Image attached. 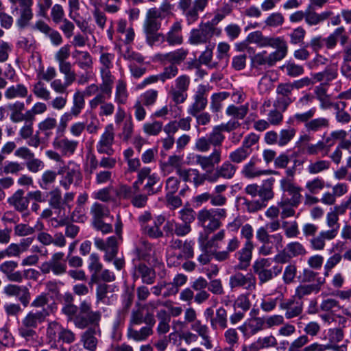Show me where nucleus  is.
I'll use <instances>...</instances> for the list:
<instances>
[{
  "mask_svg": "<svg viewBox=\"0 0 351 351\" xmlns=\"http://www.w3.org/2000/svg\"><path fill=\"white\" fill-rule=\"evenodd\" d=\"M48 315L49 313L45 308L39 311L29 312L21 322V325L19 328V335L26 341L33 338L36 335L35 329L39 324L45 322Z\"/></svg>",
  "mask_w": 351,
  "mask_h": 351,
  "instance_id": "obj_1",
  "label": "nucleus"
},
{
  "mask_svg": "<svg viewBox=\"0 0 351 351\" xmlns=\"http://www.w3.org/2000/svg\"><path fill=\"white\" fill-rule=\"evenodd\" d=\"M101 317L99 311H93L91 305L86 300L82 301L79 306V313L73 318L75 326L80 329L89 327H99Z\"/></svg>",
  "mask_w": 351,
  "mask_h": 351,
  "instance_id": "obj_2",
  "label": "nucleus"
},
{
  "mask_svg": "<svg viewBox=\"0 0 351 351\" xmlns=\"http://www.w3.org/2000/svg\"><path fill=\"white\" fill-rule=\"evenodd\" d=\"M316 109L313 108L308 111L302 113H296L293 116L294 120L298 123H304L308 132H317L322 129L329 127V120L325 117L313 119Z\"/></svg>",
  "mask_w": 351,
  "mask_h": 351,
  "instance_id": "obj_3",
  "label": "nucleus"
},
{
  "mask_svg": "<svg viewBox=\"0 0 351 351\" xmlns=\"http://www.w3.org/2000/svg\"><path fill=\"white\" fill-rule=\"evenodd\" d=\"M90 214L93 215L92 225L98 231L107 234L112 231L110 223H106L104 219L110 216V210L104 204L95 202L90 208Z\"/></svg>",
  "mask_w": 351,
  "mask_h": 351,
  "instance_id": "obj_4",
  "label": "nucleus"
},
{
  "mask_svg": "<svg viewBox=\"0 0 351 351\" xmlns=\"http://www.w3.org/2000/svg\"><path fill=\"white\" fill-rule=\"evenodd\" d=\"M221 31L209 23H201L199 27L191 32L189 41L191 44H202L209 42L214 34L219 35Z\"/></svg>",
  "mask_w": 351,
  "mask_h": 351,
  "instance_id": "obj_5",
  "label": "nucleus"
},
{
  "mask_svg": "<svg viewBox=\"0 0 351 351\" xmlns=\"http://www.w3.org/2000/svg\"><path fill=\"white\" fill-rule=\"evenodd\" d=\"M143 322L147 325L141 328L139 330H135L132 327H129L128 330V337L136 341L145 340L149 336L152 335V327L156 323L154 316L151 313H147L144 316Z\"/></svg>",
  "mask_w": 351,
  "mask_h": 351,
  "instance_id": "obj_6",
  "label": "nucleus"
},
{
  "mask_svg": "<svg viewBox=\"0 0 351 351\" xmlns=\"http://www.w3.org/2000/svg\"><path fill=\"white\" fill-rule=\"evenodd\" d=\"M290 83H280L276 87L277 98L274 106L285 112L288 106L294 101L295 98L291 97L293 91Z\"/></svg>",
  "mask_w": 351,
  "mask_h": 351,
  "instance_id": "obj_7",
  "label": "nucleus"
},
{
  "mask_svg": "<svg viewBox=\"0 0 351 351\" xmlns=\"http://www.w3.org/2000/svg\"><path fill=\"white\" fill-rule=\"evenodd\" d=\"M64 253L57 252L53 254L51 258L47 261L43 263L40 266L41 272L44 274L53 273L56 275H61L66 271V263H62L61 261L64 258Z\"/></svg>",
  "mask_w": 351,
  "mask_h": 351,
  "instance_id": "obj_8",
  "label": "nucleus"
},
{
  "mask_svg": "<svg viewBox=\"0 0 351 351\" xmlns=\"http://www.w3.org/2000/svg\"><path fill=\"white\" fill-rule=\"evenodd\" d=\"M287 53V45L280 46L277 50L267 57L264 56V51L262 53H258L252 58V61L257 64L258 65L268 64L269 66H273L276 62L283 59Z\"/></svg>",
  "mask_w": 351,
  "mask_h": 351,
  "instance_id": "obj_9",
  "label": "nucleus"
},
{
  "mask_svg": "<svg viewBox=\"0 0 351 351\" xmlns=\"http://www.w3.org/2000/svg\"><path fill=\"white\" fill-rule=\"evenodd\" d=\"M247 40L248 42L256 43L260 47L271 46L278 49L283 45H287L286 42L280 38L265 37L261 31H256L250 34Z\"/></svg>",
  "mask_w": 351,
  "mask_h": 351,
  "instance_id": "obj_10",
  "label": "nucleus"
},
{
  "mask_svg": "<svg viewBox=\"0 0 351 351\" xmlns=\"http://www.w3.org/2000/svg\"><path fill=\"white\" fill-rule=\"evenodd\" d=\"M221 152L220 149H215L213 153L208 156H204L202 155H196L195 156V162L199 165L202 169L207 173L211 172L215 165H217L221 161Z\"/></svg>",
  "mask_w": 351,
  "mask_h": 351,
  "instance_id": "obj_11",
  "label": "nucleus"
},
{
  "mask_svg": "<svg viewBox=\"0 0 351 351\" xmlns=\"http://www.w3.org/2000/svg\"><path fill=\"white\" fill-rule=\"evenodd\" d=\"M197 219L199 223L210 232L215 231L221 226L219 220L215 217V213L210 210H200L197 214Z\"/></svg>",
  "mask_w": 351,
  "mask_h": 351,
  "instance_id": "obj_12",
  "label": "nucleus"
},
{
  "mask_svg": "<svg viewBox=\"0 0 351 351\" xmlns=\"http://www.w3.org/2000/svg\"><path fill=\"white\" fill-rule=\"evenodd\" d=\"M156 275L152 267H149L145 263H139L134 267L133 278L136 280L141 278L142 282L147 285H152L154 282Z\"/></svg>",
  "mask_w": 351,
  "mask_h": 351,
  "instance_id": "obj_13",
  "label": "nucleus"
},
{
  "mask_svg": "<svg viewBox=\"0 0 351 351\" xmlns=\"http://www.w3.org/2000/svg\"><path fill=\"white\" fill-rule=\"evenodd\" d=\"M99 327H88L81 336L84 347L90 351H95L98 343L97 337L100 336Z\"/></svg>",
  "mask_w": 351,
  "mask_h": 351,
  "instance_id": "obj_14",
  "label": "nucleus"
},
{
  "mask_svg": "<svg viewBox=\"0 0 351 351\" xmlns=\"http://www.w3.org/2000/svg\"><path fill=\"white\" fill-rule=\"evenodd\" d=\"M188 53L186 49L180 48L167 53L158 54L157 57L162 64L170 63L177 66L186 60Z\"/></svg>",
  "mask_w": 351,
  "mask_h": 351,
  "instance_id": "obj_15",
  "label": "nucleus"
},
{
  "mask_svg": "<svg viewBox=\"0 0 351 351\" xmlns=\"http://www.w3.org/2000/svg\"><path fill=\"white\" fill-rule=\"evenodd\" d=\"M4 293L9 296H17L19 301L26 307L30 300V292L27 287L25 286H18L16 285H8L4 289Z\"/></svg>",
  "mask_w": 351,
  "mask_h": 351,
  "instance_id": "obj_16",
  "label": "nucleus"
},
{
  "mask_svg": "<svg viewBox=\"0 0 351 351\" xmlns=\"http://www.w3.org/2000/svg\"><path fill=\"white\" fill-rule=\"evenodd\" d=\"M256 238L263 244L259 249V253L264 256L270 254L273 248V243L270 240L271 236L265 228L261 227L257 230Z\"/></svg>",
  "mask_w": 351,
  "mask_h": 351,
  "instance_id": "obj_17",
  "label": "nucleus"
},
{
  "mask_svg": "<svg viewBox=\"0 0 351 351\" xmlns=\"http://www.w3.org/2000/svg\"><path fill=\"white\" fill-rule=\"evenodd\" d=\"M36 28L39 29L41 32L47 35L51 43L55 45H59L62 42V38L60 34L53 29L51 28L46 23L43 21H39L36 23Z\"/></svg>",
  "mask_w": 351,
  "mask_h": 351,
  "instance_id": "obj_18",
  "label": "nucleus"
},
{
  "mask_svg": "<svg viewBox=\"0 0 351 351\" xmlns=\"http://www.w3.org/2000/svg\"><path fill=\"white\" fill-rule=\"evenodd\" d=\"M253 247L254 245L252 241H246L244 247L238 252L240 261L237 266L238 269H245L250 265Z\"/></svg>",
  "mask_w": 351,
  "mask_h": 351,
  "instance_id": "obj_19",
  "label": "nucleus"
},
{
  "mask_svg": "<svg viewBox=\"0 0 351 351\" xmlns=\"http://www.w3.org/2000/svg\"><path fill=\"white\" fill-rule=\"evenodd\" d=\"M280 307L282 309L287 310L285 316L287 319L297 317L302 312V303L298 302H295L292 299L281 302Z\"/></svg>",
  "mask_w": 351,
  "mask_h": 351,
  "instance_id": "obj_20",
  "label": "nucleus"
},
{
  "mask_svg": "<svg viewBox=\"0 0 351 351\" xmlns=\"http://www.w3.org/2000/svg\"><path fill=\"white\" fill-rule=\"evenodd\" d=\"M23 195L24 191L20 189L8 199L9 203L13 205L15 208L20 212H23L26 210L29 204L28 195L24 197Z\"/></svg>",
  "mask_w": 351,
  "mask_h": 351,
  "instance_id": "obj_21",
  "label": "nucleus"
},
{
  "mask_svg": "<svg viewBox=\"0 0 351 351\" xmlns=\"http://www.w3.org/2000/svg\"><path fill=\"white\" fill-rule=\"evenodd\" d=\"M156 317L159 320L157 328V332L159 335L166 334L169 331L171 316L165 309H161L157 312Z\"/></svg>",
  "mask_w": 351,
  "mask_h": 351,
  "instance_id": "obj_22",
  "label": "nucleus"
},
{
  "mask_svg": "<svg viewBox=\"0 0 351 351\" xmlns=\"http://www.w3.org/2000/svg\"><path fill=\"white\" fill-rule=\"evenodd\" d=\"M274 179L265 180L261 186H259L258 195L263 203L268 202L274 197L273 184Z\"/></svg>",
  "mask_w": 351,
  "mask_h": 351,
  "instance_id": "obj_23",
  "label": "nucleus"
},
{
  "mask_svg": "<svg viewBox=\"0 0 351 351\" xmlns=\"http://www.w3.org/2000/svg\"><path fill=\"white\" fill-rule=\"evenodd\" d=\"M206 104L207 99L204 96V92L199 91L195 95L194 104L189 110V113L193 116H197L200 111L206 108Z\"/></svg>",
  "mask_w": 351,
  "mask_h": 351,
  "instance_id": "obj_24",
  "label": "nucleus"
},
{
  "mask_svg": "<svg viewBox=\"0 0 351 351\" xmlns=\"http://www.w3.org/2000/svg\"><path fill=\"white\" fill-rule=\"evenodd\" d=\"M227 322V312L225 308L221 307L217 310L215 317L210 320V325L213 329H216L217 325L224 329L228 326Z\"/></svg>",
  "mask_w": 351,
  "mask_h": 351,
  "instance_id": "obj_25",
  "label": "nucleus"
},
{
  "mask_svg": "<svg viewBox=\"0 0 351 351\" xmlns=\"http://www.w3.org/2000/svg\"><path fill=\"white\" fill-rule=\"evenodd\" d=\"M247 285L246 288H249L252 285V279L245 277L241 273H237L230 278V286L232 289L236 287H245Z\"/></svg>",
  "mask_w": 351,
  "mask_h": 351,
  "instance_id": "obj_26",
  "label": "nucleus"
},
{
  "mask_svg": "<svg viewBox=\"0 0 351 351\" xmlns=\"http://www.w3.org/2000/svg\"><path fill=\"white\" fill-rule=\"evenodd\" d=\"M283 189L285 191L289 192V194L292 195L291 199V206H297L300 202V188L295 186L290 182H287L283 185Z\"/></svg>",
  "mask_w": 351,
  "mask_h": 351,
  "instance_id": "obj_27",
  "label": "nucleus"
},
{
  "mask_svg": "<svg viewBox=\"0 0 351 351\" xmlns=\"http://www.w3.org/2000/svg\"><path fill=\"white\" fill-rule=\"evenodd\" d=\"M237 167L230 162L227 161L217 167V173L221 176V178L231 179L234 176Z\"/></svg>",
  "mask_w": 351,
  "mask_h": 351,
  "instance_id": "obj_28",
  "label": "nucleus"
},
{
  "mask_svg": "<svg viewBox=\"0 0 351 351\" xmlns=\"http://www.w3.org/2000/svg\"><path fill=\"white\" fill-rule=\"evenodd\" d=\"M209 0H195L193 8L188 11L186 15L193 21L198 17V12L203 11L208 3Z\"/></svg>",
  "mask_w": 351,
  "mask_h": 351,
  "instance_id": "obj_29",
  "label": "nucleus"
},
{
  "mask_svg": "<svg viewBox=\"0 0 351 351\" xmlns=\"http://www.w3.org/2000/svg\"><path fill=\"white\" fill-rule=\"evenodd\" d=\"M49 206L53 209H61L64 204V200L62 198L60 191L56 189L49 193Z\"/></svg>",
  "mask_w": 351,
  "mask_h": 351,
  "instance_id": "obj_30",
  "label": "nucleus"
},
{
  "mask_svg": "<svg viewBox=\"0 0 351 351\" xmlns=\"http://www.w3.org/2000/svg\"><path fill=\"white\" fill-rule=\"evenodd\" d=\"M27 95V89L22 84L10 87L5 93V97L8 99H12L16 97H25Z\"/></svg>",
  "mask_w": 351,
  "mask_h": 351,
  "instance_id": "obj_31",
  "label": "nucleus"
},
{
  "mask_svg": "<svg viewBox=\"0 0 351 351\" xmlns=\"http://www.w3.org/2000/svg\"><path fill=\"white\" fill-rule=\"evenodd\" d=\"M256 161L252 158L247 165H245L242 171L245 177L252 178L259 176L265 173L264 171L256 169L255 167Z\"/></svg>",
  "mask_w": 351,
  "mask_h": 351,
  "instance_id": "obj_32",
  "label": "nucleus"
},
{
  "mask_svg": "<svg viewBox=\"0 0 351 351\" xmlns=\"http://www.w3.org/2000/svg\"><path fill=\"white\" fill-rule=\"evenodd\" d=\"M296 130L293 128L289 127L287 129L280 130L278 134V145L285 146L295 136Z\"/></svg>",
  "mask_w": 351,
  "mask_h": 351,
  "instance_id": "obj_33",
  "label": "nucleus"
},
{
  "mask_svg": "<svg viewBox=\"0 0 351 351\" xmlns=\"http://www.w3.org/2000/svg\"><path fill=\"white\" fill-rule=\"evenodd\" d=\"M247 111V106L245 105L237 107L234 105H231L227 108L226 113L230 116H232L234 119H242L245 117Z\"/></svg>",
  "mask_w": 351,
  "mask_h": 351,
  "instance_id": "obj_34",
  "label": "nucleus"
},
{
  "mask_svg": "<svg viewBox=\"0 0 351 351\" xmlns=\"http://www.w3.org/2000/svg\"><path fill=\"white\" fill-rule=\"evenodd\" d=\"M85 104L84 95L82 93L77 91L73 97V106L72 108V113L73 116L77 117L82 109L84 108Z\"/></svg>",
  "mask_w": 351,
  "mask_h": 351,
  "instance_id": "obj_35",
  "label": "nucleus"
},
{
  "mask_svg": "<svg viewBox=\"0 0 351 351\" xmlns=\"http://www.w3.org/2000/svg\"><path fill=\"white\" fill-rule=\"evenodd\" d=\"M240 200L242 201L243 205L245 206L247 211L249 213H254L265 208L267 204L261 201H250L245 197H240Z\"/></svg>",
  "mask_w": 351,
  "mask_h": 351,
  "instance_id": "obj_36",
  "label": "nucleus"
},
{
  "mask_svg": "<svg viewBox=\"0 0 351 351\" xmlns=\"http://www.w3.org/2000/svg\"><path fill=\"white\" fill-rule=\"evenodd\" d=\"M249 154L248 150L242 146L231 152L229 158L232 162L241 163L247 158Z\"/></svg>",
  "mask_w": 351,
  "mask_h": 351,
  "instance_id": "obj_37",
  "label": "nucleus"
},
{
  "mask_svg": "<svg viewBox=\"0 0 351 351\" xmlns=\"http://www.w3.org/2000/svg\"><path fill=\"white\" fill-rule=\"evenodd\" d=\"M161 23L159 21L153 18L149 14L147 13L146 19L144 23V30L145 32H149V33L153 32H158L160 28Z\"/></svg>",
  "mask_w": 351,
  "mask_h": 351,
  "instance_id": "obj_38",
  "label": "nucleus"
},
{
  "mask_svg": "<svg viewBox=\"0 0 351 351\" xmlns=\"http://www.w3.org/2000/svg\"><path fill=\"white\" fill-rule=\"evenodd\" d=\"M158 182V178L154 174L149 176L147 182L144 186V189L147 191L148 195H154L161 190V184L156 189H154V186L157 184Z\"/></svg>",
  "mask_w": 351,
  "mask_h": 351,
  "instance_id": "obj_39",
  "label": "nucleus"
},
{
  "mask_svg": "<svg viewBox=\"0 0 351 351\" xmlns=\"http://www.w3.org/2000/svg\"><path fill=\"white\" fill-rule=\"evenodd\" d=\"M317 98L321 102V108L323 109L328 108L332 106L328 96L326 95V90L323 87H317L315 89Z\"/></svg>",
  "mask_w": 351,
  "mask_h": 351,
  "instance_id": "obj_40",
  "label": "nucleus"
},
{
  "mask_svg": "<svg viewBox=\"0 0 351 351\" xmlns=\"http://www.w3.org/2000/svg\"><path fill=\"white\" fill-rule=\"evenodd\" d=\"M230 94L227 92L215 93L212 96L211 107L215 112L219 111L221 107V101L226 99Z\"/></svg>",
  "mask_w": 351,
  "mask_h": 351,
  "instance_id": "obj_41",
  "label": "nucleus"
},
{
  "mask_svg": "<svg viewBox=\"0 0 351 351\" xmlns=\"http://www.w3.org/2000/svg\"><path fill=\"white\" fill-rule=\"evenodd\" d=\"M114 141V132L113 127L112 125H109L106 128L105 132L102 134L101 138L99 143L103 144L107 147H112Z\"/></svg>",
  "mask_w": 351,
  "mask_h": 351,
  "instance_id": "obj_42",
  "label": "nucleus"
},
{
  "mask_svg": "<svg viewBox=\"0 0 351 351\" xmlns=\"http://www.w3.org/2000/svg\"><path fill=\"white\" fill-rule=\"evenodd\" d=\"M32 18V13L29 6H24L21 10V17L17 21V24L20 28H24Z\"/></svg>",
  "mask_w": 351,
  "mask_h": 351,
  "instance_id": "obj_43",
  "label": "nucleus"
},
{
  "mask_svg": "<svg viewBox=\"0 0 351 351\" xmlns=\"http://www.w3.org/2000/svg\"><path fill=\"white\" fill-rule=\"evenodd\" d=\"M178 73V69L174 64H170L164 68L163 72L160 74V80L165 82L167 80H170L175 77Z\"/></svg>",
  "mask_w": 351,
  "mask_h": 351,
  "instance_id": "obj_44",
  "label": "nucleus"
},
{
  "mask_svg": "<svg viewBox=\"0 0 351 351\" xmlns=\"http://www.w3.org/2000/svg\"><path fill=\"white\" fill-rule=\"evenodd\" d=\"M212 50L207 47V49L199 56V61L200 63L208 65L210 68H217L218 66V62H212Z\"/></svg>",
  "mask_w": 351,
  "mask_h": 351,
  "instance_id": "obj_45",
  "label": "nucleus"
},
{
  "mask_svg": "<svg viewBox=\"0 0 351 351\" xmlns=\"http://www.w3.org/2000/svg\"><path fill=\"white\" fill-rule=\"evenodd\" d=\"M309 341L306 335H303L294 340L289 347L288 351H300L301 348Z\"/></svg>",
  "mask_w": 351,
  "mask_h": 351,
  "instance_id": "obj_46",
  "label": "nucleus"
},
{
  "mask_svg": "<svg viewBox=\"0 0 351 351\" xmlns=\"http://www.w3.org/2000/svg\"><path fill=\"white\" fill-rule=\"evenodd\" d=\"M287 250L289 254L291 255V258L298 255L304 254L306 253L305 249L298 242H293L287 245Z\"/></svg>",
  "mask_w": 351,
  "mask_h": 351,
  "instance_id": "obj_47",
  "label": "nucleus"
},
{
  "mask_svg": "<svg viewBox=\"0 0 351 351\" xmlns=\"http://www.w3.org/2000/svg\"><path fill=\"white\" fill-rule=\"evenodd\" d=\"M330 162L326 160H319L314 163H311L308 167V171L310 173L315 174L320 171L328 169L329 168Z\"/></svg>",
  "mask_w": 351,
  "mask_h": 351,
  "instance_id": "obj_48",
  "label": "nucleus"
},
{
  "mask_svg": "<svg viewBox=\"0 0 351 351\" xmlns=\"http://www.w3.org/2000/svg\"><path fill=\"white\" fill-rule=\"evenodd\" d=\"M33 92L37 97L45 100L50 99L49 92L44 87L43 83L40 81L34 85Z\"/></svg>",
  "mask_w": 351,
  "mask_h": 351,
  "instance_id": "obj_49",
  "label": "nucleus"
},
{
  "mask_svg": "<svg viewBox=\"0 0 351 351\" xmlns=\"http://www.w3.org/2000/svg\"><path fill=\"white\" fill-rule=\"evenodd\" d=\"M58 339L66 343H71L75 340V335L70 330L63 328L59 332Z\"/></svg>",
  "mask_w": 351,
  "mask_h": 351,
  "instance_id": "obj_50",
  "label": "nucleus"
},
{
  "mask_svg": "<svg viewBox=\"0 0 351 351\" xmlns=\"http://www.w3.org/2000/svg\"><path fill=\"white\" fill-rule=\"evenodd\" d=\"M316 287L311 285H300L295 290V296L299 299H302L305 295L311 294L312 292L315 291Z\"/></svg>",
  "mask_w": 351,
  "mask_h": 351,
  "instance_id": "obj_51",
  "label": "nucleus"
},
{
  "mask_svg": "<svg viewBox=\"0 0 351 351\" xmlns=\"http://www.w3.org/2000/svg\"><path fill=\"white\" fill-rule=\"evenodd\" d=\"M190 84V79L186 75H181L178 77L176 80V86L175 87H172L178 90H181V92L186 93Z\"/></svg>",
  "mask_w": 351,
  "mask_h": 351,
  "instance_id": "obj_52",
  "label": "nucleus"
},
{
  "mask_svg": "<svg viewBox=\"0 0 351 351\" xmlns=\"http://www.w3.org/2000/svg\"><path fill=\"white\" fill-rule=\"evenodd\" d=\"M344 31L345 29L343 27H339L333 32V34H332L326 39H324V40L326 41L327 48L332 49L335 47L337 45V38L339 35L343 34Z\"/></svg>",
  "mask_w": 351,
  "mask_h": 351,
  "instance_id": "obj_53",
  "label": "nucleus"
},
{
  "mask_svg": "<svg viewBox=\"0 0 351 351\" xmlns=\"http://www.w3.org/2000/svg\"><path fill=\"white\" fill-rule=\"evenodd\" d=\"M158 97V91L155 90H149L146 91L142 95L143 104L149 106L154 104Z\"/></svg>",
  "mask_w": 351,
  "mask_h": 351,
  "instance_id": "obj_54",
  "label": "nucleus"
},
{
  "mask_svg": "<svg viewBox=\"0 0 351 351\" xmlns=\"http://www.w3.org/2000/svg\"><path fill=\"white\" fill-rule=\"evenodd\" d=\"M224 337L226 343L233 346L239 341V335L235 328H229L224 333Z\"/></svg>",
  "mask_w": 351,
  "mask_h": 351,
  "instance_id": "obj_55",
  "label": "nucleus"
},
{
  "mask_svg": "<svg viewBox=\"0 0 351 351\" xmlns=\"http://www.w3.org/2000/svg\"><path fill=\"white\" fill-rule=\"evenodd\" d=\"M306 34V31L301 27H299L292 32L290 34L291 43L298 44L303 42Z\"/></svg>",
  "mask_w": 351,
  "mask_h": 351,
  "instance_id": "obj_56",
  "label": "nucleus"
},
{
  "mask_svg": "<svg viewBox=\"0 0 351 351\" xmlns=\"http://www.w3.org/2000/svg\"><path fill=\"white\" fill-rule=\"evenodd\" d=\"M169 95H171L172 100L176 104L184 103L188 96L187 93L181 92V90H178L173 88H171Z\"/></svg>",
  "mask_w": 351,
  "mask_h": 351,
  "instance_id": "obj_57",
  "label": "nucleus"
},
{
  "mask_svg": "<svg viewBox=\"0 0 351 351\" xmlns=\"http://www.w3.org/2000/svg\"><path fill=\"white\" fill-rule=\"evenodd\" d=\"M284 22V17L280 13L271 14L265 21V24L269 27L280 25Z\"/></svg>",
  "mask_w": 351,
  "mask_h": 351,
  "instance_id": "obj_58",
  "label": "nucleus"
},
{
  "mask_svg": "<svg viewBox=\"0 0 351 351\" xmlns=\"http://www.w3.org/2000/svg\"><path fill=\"white\" fill-rule=\"evenodd\" d=\"M162 128V123L154 121L152 123H147L144 125V131L149 135H157Z\"/></svg>",
  "mask_w": 351,
  "mask_h": 351,
  "instance_id": "obj_59",
  "label": "nucleus"
},
{
  "mask_svg": "<svg viewBox=\"0 0 351 351\" xmlns=\"http://www.w3.org/2000/svg\"><path fill=\"white\" fill-rule=\"evenodd\" d=\"M64 12L62 7L60 5L56 4L51 9V17L53 21L58 24L61 22L63 19Z\"/></svg>",
  "mask_w": 351,
  "mask_h": 351,
  "instance_id": "obj_60",
  "label": "nucleus"
},
{
  "mask_svg": "<svg viewBox=\"0 0 351 351\" xmlns=\"http://www.w3.org/2000/svg\"><path fill=\"white\" fill-rule=\"evenodd\" d=\"M109 285L107 284L102 282L101 284H99L97 286L96 289V298L97 302H104V300L107 298V293L108 292Z\"/></svg>",
  "mask_w": 351,
  "mask_h": 351,
  "instance_id": "obj_61",
  "label": "nucleus"
},
{
  "mask_svg": "<svg viewBox=\"0 0 351 351\" xmlns=\"http://www.w3.org/2000/svg\"><path fill=\"white\" fill-rule=\"evenodd\" d=\"M208 138L210 145L217 147L221 145V143L224 139V136L219 132V131L213 129V131L210 134Z\"/></svg>",
  "mask_w": 351,
  "mask_h": 351,
  "instance_id": "obj_62",
  "label": "nucleus"
},
{
  "mask_svg": "<svg viewBox=\"0 0 351 351\" xmlns=\"http://www.w3.org/2000/svg\"><path fill=\"white\" fill-rule=\"evenodd\" d=\"M57 121L54 118H47L38 125V129L41 132H47L56 128Z\"/></svg>",
  "mask_w": 351,
  "mask_h": 351,
  "instance_id": "obj_63",
  "label": "nucleus"
},
{
  "mask_svg": "<svg viewBox=\"0 0 351 351\" xmlns=\"http://www.w3.org/2000/svg\"><path fill=\"white\" fill-rule=\"evenodd\" d=\"M330 348H332L335 350H339L340 349V347L338 346H332V345L322 346V345H319L317 343H315L313 344H311L308 346L305 347L303 349V351H324V350L330 349Z\"/></svg>",
  "mask_w": 351,
  "mask_h": 351,
  "instance_id": "obj_64",
  "label": "nucleus"
}]
</instances>
